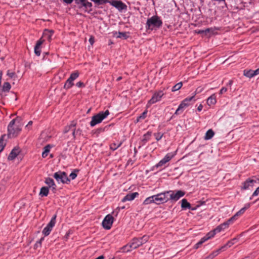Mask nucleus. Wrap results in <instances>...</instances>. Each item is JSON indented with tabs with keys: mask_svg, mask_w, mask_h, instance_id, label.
Listing matches in <instances>:
<instances>
[{
	"mask_svg": "<svg viewBox=\"0 0 259 259\" xmlns=\"http://www.w3.org/2000/svg\"><path fill=\"white\" fill-rule=\"evenodd\" d=\"M21 121L22 119L20 117H17L10 121L8 126V135L9 138H15L19 135L22 126Z\"/></svg>",
	"mask_w": 259,
	"mask_h": 259,
	"instance_id": "nucleus-1",
	"label": "nucleus"
},
{
	"mask_svg": "<svg viewBox=\"0 0 259 259\" xmlns=\"http://www.w3.org/2000/svg\"><path fill=\"white\" fill-rule=\"evenodd\" d=\"M162 24V21L160 18L157 15H154L147 19L146 23V28L147 30H156L160 28Z\"/></svg>",
	"mask_w": 259,
	"mask_h": 259,
	"instance_id": "nucleus-2",
	"label": "nucleus"
},
{
	"mask_svg": "<svg viewBox=\"0 0 259 259\" xmlns=\"http://www.w3.org/2000/svg\"><path fill=\"white\" fill-rule=\"evenodd\" d=\"M109 114V111L108 110H106L105 112H100L99 113L92 117V120L90 122V125L93 127L95 126L96 124L101 123Z\"/></svg>",
	"mask_w": 259,
	"mask_h": 259,
	"instance_id": "nucleus-3",
	"label": "nucleus"
},
{
	"mask_svg": "<svg viewBox=\"0 0 259 259\" xmlns=\"http://www.w3.org/2000/svg\"><path fill=\"white\" fill-rule=\"evenodd\" d=\"M76 7L82 9L85 12L90 13L92 11L93 4L88 0H74Z\"/></svg>",
	"mask_w": 259,
	"mask_h": 259,
	"instance_id": "nucleus-4",
	"label": "nucleus"
},
{
	"mask_svg": "<svg viewBox=\"0 0 259 259\" xmlns=\"http://www.w3.org/2000/svg\"><path fill=\"white\" fill-rule=\"evenodd\" d=\"M149 239L148 235H144L140 238H134L132 239L130 244V247L133 249H136L142 244L147 242Z\"/></svg>",
	"mask_w": 259,
	"mask_h": 259,
	"instance_id": "nucleus-5",
	"label": "nucleus"
},
{
	"mask_svg": "<svg viewBox=\"0 0 259 259\" xmlns=\"http://www.w3.org/2000/svg\"><path fill=\"white\" fill-rule=\"evenodd\" d=\"M167 193V197H168L169 200L171 202H176L181 197L185 195V192L182 190H175V191H166Z\"/></svg>",
	"mask_w": 259,
	"mask_h": 259,
	"instance_id": "nucleus-6",
	"label": "nucleus"
},
{
	"mask_svg": "<svg viewBox=\"0 0 259 259\" xmlns=\"http://www.w3.org/2000/svg\"><path fill=\"white\" fill-rule=\"evenodd\" d=\"M53 177L59 183L61 182L63 184H68L70 182L67 174L64 171H57L54 174Z\"/></svg>",
	"mask_w": 259,
	"mask_h": 259,
	"instance_id": "nucleus-7",
	"label": "nucleus"
},
{
	"mask_svg": "<svg viewBox=\"0 0 259 259\" xmlns=\"http://www.w3.org/2000/svg\"><path fill=\"white\" fill-rule=\"evenodd\" d=\"M195 95L196 93L194 96L185 99L179 105L178 109L176 110L175 113V114L179 115L181 114L183 112L184 109L188 107L190 105V102L194 98Z\"/></svg>",
	"mask_w": 259,
	"mask_h": 259,
	"instance_id": "nucleus-8",
	"label": "nucleus"
},
{
	"mask_svg": "<svg viewBox=\"0 0 259 259\" xmlns=\"http://www.w3.org/2000/svg\"><path fill=\"white\" fill-rule=\"evenodd\" d=\"M195 95L196 93L194 96L185 99L179 105L178 109L176 110L175 113V114L179 115L181 114L183 112L184 109L188 107L190 105V102L194 98Z\"/></svg>",
	"mask_w": 259,
	"mask_h": 259,
	"instance_id": "nucleus-9",
	"label": "nucleus"
},
{
	"mask_svg": "<svg viewBox=\"0 0 259 259\" xmlns=\"http://www.w3.org/2000/svg\"><path fill=\"white\" fill-rule=\"evenodd\" d=\"M195 95L196 93L194 96L185 99L179 105L178 109L176 110L175 113V114L179 115L181 114L183 112L184 109L188 107L190 105V102L194 98Z\"/></svg>",
	"mask_w": 259,
	"mask_h": 259,
	"instance_id": "nucleus-10",
	"label": "nucleus"
},
{
	"mask_svg": "<svg viewBox=\"0 0 259 259\" xmlns=\"http://www.w3.org/2000/svg\"><path fill=\"white\" fill-rule=\"evenodd\" d=\"M155 204L160 205L167 202L169 201L166 191L154 195Z\"/></svg>",
	"mask_w": 259,
	"mask_h": 259,
	"instance_id": "nucleus-11",
	"label": "nucleus"
},
{
	"mask_svg": "<svg viewBox=\"0 0 259 259\" xmlns=\"http://www.w3.org/2000/svg\"><path fill=\"white\" fill-rule=\"evenodd\" d=\"M79 76V72L78 71H76L75 72H72L70 77L66 80L64 85V88L66 90L69 89L71 88L73 85V81L76 79Z\"/></svg>",
	"mask_w": 259,
	"mask_h": 259,
	"instance_id": "nucleus-12",
	"label": "nucleus"
},
{
	"mask_svg": "<svg viewBox=\"0 0 259 259\" xmlns=\"http://www.w3.org/2000/svg\"><path fill=\"white\" fill-rule=\"evenodd\" d=\"M56 215H54L51 219L50 222L48 224L47 226L43 229L42 234L47 236L49 235L51 232L52 228L56 224Z\"/></svg>",
	"mask_w": 259,
	"mask_h": 259,
	"instance_id": "nucleus-13",
	"label": "nucleus"
},
{
	"mask_svg": "<svg viewBox=\"0 0 259 259\" xmlns=\"http://www.w3.org/2000/svg\"><path fill=\"white\" fill-rule=\"evenodd\" d=\"M114 218L110 214L107 215L102 222L103 227L107 230H109L111 228L113 223Z\"/></svg>",
	"mask_w": 259,
	"mask_h": 259,
	"instance_id": "nucleus-14",
	"label": "nucleus"
},
{
	"mask_svg": "<svg viewBox=\"0 0 259 259\" xmlns=\"http://www.w3.org/2000/svg\"><path fill=\"white\" fill-rule=\"evenodd\" d=\"M256 180L248 178L246 179L245 181L242 183L241 189V190H243L249 189L250 188L253 187L254 184L256 183Z\"/></svg>",
	"mask_w": 259,
	"mask_h": 259,
	"instance_id": "nucleus-15",
	"label": "nucleus"
},
{
	"mask_svg": "<svg viewBox=\"0 0 259 259\" xmlns=\"http://www.w3.org/2000/svg\"><path fill=\"white\" fill-rule=\"evenodd\" d=\"M108 3H109L111 5L116 8L119 11L126 10L127 8L126 5L120 1H109V2Z\"/></svg>",
	"mask_w": 259,
	"mask_h": 259,
	"instance_id": "nucleus-16",
	"label": "nucleus"
},
{
	"mask_svg": "<svg viewBox=\"0 0 259 259\" xmlns=\"http://www.w3.org/2000/svg\"><path fill=\"white\" fill-rule=\"evenodd\" d=\"M164 94L162 91H159L155 93L151 99L148 101V104L151 105L160 100Z\"/></svg>",
	"mask_w": 259,
	"mask_h": 259,
	"instance_id": "nucleus-17",
	"label": "nucleus"
},
{
	"mask_svg": "<svg viewBox=\"0 0 259 259\" xmlns=\"http://www.w3.org/2000/svg\"><path fill=\"white\" fill-rule=\"evenodd\" d=\"M233 223L232 222H229V219L227 221L224 222V223L220 225L217 226L215 229V231L217 233L220 232L221 231L224 230L226 228H227L229 225Z\"/></svg>",
	"mask_w": 259,
	"mask_h": 259,
	"instance_id": "nucleus-18",
	"label": "nucleus"
},
{
	"mask_svg": "<svg viewBox=\"0 0 259 259\" xmlns=\"http://www.w3.org/2000/svg\"><path fill=\"white\" fill-rule=\"evenodd\" d=\"M138 196H139V193L138 192H134L132 193L127 194L122 199V202H124L126 201H132V200H134Z\"/></svg>",
	"mask_w": 259,
	"mask_h": 259,
	"instance_id": "nucleus-19",
	"label": "nucleus"
},
{
	"mask_svg": "<svg viewBox=\"0 0 259 259\" xmlns=\"http://www.w3.org/2000/svg\"><path fill=\"white\" fill-rule=\"evenodd\" d=\"M20 150L18 148H14L11 152V153H10L8 157V160H14L16 157L19 154V153H20Z\"/></svg>",
	"mask_w": 259,
	"mask_h": 259,
	"instance_id": "nucleus-20",
	"label": "nucleus"
},
{
	"mask_svg": "<svg viewBox=\"0 0 259 259\" xmlns=\"http://www.w3.org/2000/svg\"><path fill=\"white\" fill-rule=\"evenodd\" d=\"M45 182L47 185H48L49 188H52L53 190H56V185L52 178H46Z\"/></svg>",
	"mask_w": 259,
	"mask_h": 259,
	"instance_id": "nucleus-21",
	"label": "nucleus"
},
{
	"mask_svg": "<svg viewBox=\"0 0 259 259\" xmlns=\"http://www.w3.org/2000/svg\"><path fill=\"white\" fill-rule=\"evenodd\" d=\"M128 32H115L114 33V36L117 38H122L126 39L128 37Z\"/></svg>",
	"mask_w": 259,
	"mask_h": 259,
	"instance_id": "nucleus-22",
	"label": "nucleus"
},
{
	"mask_svg": "<svg viewBox=\"0 0 259 259\" xmlns=\"http://www.w3.org/2000/svg\"><path fill=\"white\" fill-rule=\"evenodd\" d=\"M217 102L215 94H212L207 100V104L208 106L214 105Z\"/></svg>",
	"mask_w": 259,
	"mask_h": 259,
	"instance_id": "nucleus-23",
	"label": "nucleus"
},
{
	"mask_svg": "<svg viewBox=\"0 0 259 259\" xmlns=\"http://www.w3.org/2000/svg\"><path fill=\"white\" fill-rule=\"evenodd\" d=\"M181 207L183 209H190L191 204L186 199H183L181 200Z\"/></svg>",
	"mask_w": 259,
	"mask_h": 259,
	"instance_id": "nucleus-24",
	"label": "nucleus"
},
{
	"mask_svg": "<svg viewBox=\"0 0 259 259\" xmlns=\"http://www.w3.org/2000/svg\"><path fill=\"white\" fill-rule=\"evenodd\" d=\"M237 241V239L236 238H233L229 241L227 242V243L225 244L224 246H222V248H223V249L225 250V249L228 247H230L231 246H232L234 244H235Z\"/></svg>",
	"mask_w": 259,
	"mask_h": 259,
	"instance_id": "nucleus-25",
	"label": "nucleus"
},
{
	"mask_svg": "<svg viewBox=\"0 0 259 259\" xmlns=\"http://www.w3.org/2000/svg\"><path fill=\"white\" fill-rule=\"evenodd\" d=\"M245 211V210L244 208H242L239 211L236 212L235 215H234L229 219V222H233L234 220H235L237 219V217L238 216L242 215L243 213H244Z\"/></svg>",
	"mask_w": 259,
	"mask_h": 259,
	"instance_id": "nucleus-26",
	"label": "nucleus"
},
{
	"mask_svg": "<svg viewBox=\"0 0 259 259\" xmlns=\"http://www.w3.org/2000/svg\"><path fill=\"white\" fill-rule=\"evenodd\" d=\"M151 203H155L154 195L146 198L144 201L143 204L148 205Z\"/></svg>",
	"mask_w": 259,
	"mask_h": 259,
	"instance_id": "nucleus-27",
	"label": "nucleus"
},
{
	"mask_svg": "<svg viewBox=\"0 0 259 259\" xmlns=\"http://www.w3.org/2000/svg\"><path fill=\"white\" fill-rule=\"evenodd\" d=\"M49 192V188L47 187H42L40 190L39 195L41 197L47 196Z\"/></svg>",
	"mask_w": 259,
	"mask_h": 259,
	"instance_id": "nucleus-28",
	"label": "nucleus"
},
{
	"mask_svg": "<svg viewBox=\"0 0 259 259\" xmlns=\"http://www.w3.org/2000/svg\"><path fill=\"white\" fill-rule=\"evenodd\" d=\"M217 233V232L215 231V230L213 229L212 231H210L208 232L205 236L203 237L204 240L205 241L207 240L212 238Z\"/></svg>",
	"mask_w": 259,
	"mask_h": 259,
	"instance_id": "nucleus-29",
	"label": "nucleus"
},
{
	"mask_svg": "<svg viewBox=\"0 0 259 259\" xmlns=\"http://www.w3.org/2000/svg\"><path fill=\"white\" fill-rule=\"evenodd\" d=\"M214 135V132L212 131V130L210 129L206 132L204 137V139L206 140H209L213 137Z\"/></svg>",
	"mask_w": 259,
	"mask_h": 259,
	"instance_id": "nucleus-30",
	"label": "nucleus"
},
{
	"mask_svg": "<svg viewBox=\"0 0 259 259\" xmlns=\"http://www.w3.org/2000/svg\"><path fill=\"white\" fill-rule=\"evenodd\" d=\"M151 135L152 132L150 131H148L146 134L144 135L143 138L142 140L143 145L149 140Z\"/></svg>",
	"mask_w": 259,
	"mask_h": 259,
	"instance_id": "nucleus-31",
	"label": "nucleus"
},
{
	"mask_svg": "<svg viewBox=\"0 0 259 259\" xmlns=\"http://www.w3.org/2000/svg\"><path fill=\"white\" fill-rule=\"evenodd\" d=\"M51 149V146L47 145L44 148V151L42 153V157L45 158L48 155V153L50 152Z\"/></svg>",
	"mask_w": 259,
	"mask_h": 259,
	"instance_id": "nucleus-32",
	"label": "nucleus"
},
{
	"mask_svg": "<svg viewBox=\"0 0 259 259\" xmlns=\"http://www.w3.org/2000/svg\"><path fill=\"white\" fill-rule=\"evenodd\" d=\"M243 74L244 76L249 78H251L254 76L253 70L251 69L249 70H244Z\"/></svg>",
	"mask_w": 259,
	"mask_h": 259,
	"instance_id": "nucleus-33",
	"label": "nucleus"
},
{
	"mask_svg": "<svg viewBox=\"0 0 259 259\" xmlns=\"http://www.w3.org/2000/svg\"><path fill=\"white\" fill-rule=\"evenodd\" d=\"M92 2L94 3L95 4L99 6L104 5L109 2V0H91Z\"/></svg>",
	"mask_w": 259,
	"mask_h": 259,
	"instance_id": "nucleus-34",
	"label": "nucleus"
},
{
	"mask_svg": "<svg viewBox=\"0 0 259 259\" xmlns=\"http://www.w3.org/2000/svg\"><path fill=\"white\" fill-rule=\"evenodd\" d=\"M11 85L10 83L8 82H4L3 85V91L4 92H8L11 89Z\"/></svg>",
	"mask_w": 259,
	"mask_h": 259,
	"instance_id": "nucleus-35",
	"label": "nucleus"
},
{
	"mask_svg": "<svg viewBox=\"0 0 259 259\" xmlns=\"http://www.w3.org/2000/svg\"><path fill=\"white\" fill-rule=\"evenodd\" d=\"M182 85H183V83L182 82H180L177 83L172 87V88L171 89V91L176 92V91L179 90V89H180L182 88Z\"/></svg>",
	"mask_w": 259,
	"mask_h": 259,
	"instance_id": "nucleus-36",
	"label": "nucleus"
},
{
	"mask_svg": "<svg viewBox=\"0 0 259 259\" xmlns=\"http://www.w3.org/2000/svg\"><path fill=\"white\" fill-rule=\"evenodd\" d=\"M147 113V110H146L145 111H144L142 114L138 116L137 119V122H139L140 119H144L146 118V115Z\"/></svg>",
	"mask_w": 259,
	"mask_h": 259,
	"instance_id": "nucleus-37",
	"label": "nucleus"
},
{
	"mask_svg": "<svg viewBox=\"0 0 259 259\" xmlns=\"http://www.w3.org/2000/svg\"><path fill=\"white\" fill-rule=\"evenodd\" d=\"M121 145V143H119L118 144L115 143H112L110 145V149L113 151H114L116 149H117L119 147H120Z\"/></svg>",
	"mask_w": 259,
	"mask_h": 259,
	"instance_id": "nucleus-38",
	"label": "nucleus"
},
{
	"mask_svg": "<svg viewBox=\"0 0 259 259\" xmlns=\"http://www.w3.org/2000/svg\"><path fill=\"white\" fill-rule=\"evenodd\" d=\"M5 135H3L0 138V152H1L5 147V144L4 143V137Z\"/></svg>",
	"mask_w": 259,
	"mask_h": 259,
	"instance_id": "nucleus-39",
	"label": "nucleus"
},
{
	"mask_svg": "<svg viewBox=\"0 0 259 259\" xmlns=\"http://www.w3.org/2000/svg\"><path fill=\"white\" fill-rule=\"evenodd\" d=\"M224 250L223 248H222V247L219 248V249H217L216 250L213 251L211 253H210L211 255L214 258L215 256H217L221 251Z\"/></svg>",
	"mask_w": 259,
	"mask_h": 259,
	"instance_id": "nucleus-40",
	"label": "nucleus"
},
{
	"mask_svg": "<svg viewBox=\"0 0 259 259\" xmlns=\"http://www.w3.org/2000/svg\"><path fill=\"white\" fill-rule=\"evenodd\" d=\"M204 242H205V241L202 238L201 240L195 245L194 248L198 249Z\"/></svg>",
	"mask_w": 259,
	"mask_h": 259,
	"instance_id": "nucleus-41",
	"label": "nucleus"
},
{
	"mask_svg": "<svg viewBox=\"0 0 259 259\" xmlns=\"http://www.w3.org/2000/svg\"><path fill=\"white\" fill-rule=\"evenodd\" d=\"M78 171L79 170L78 169H75L73 172H72L70 174V175H69L70 178L72 180L75 179L76 178V177H77V174L76 173V172H78Z\"/></svg>",
	"mask_w": 259,
	"mask_h": 259,
	"instance_id": "nucleus-42",
	"label": "nucleus"
},
{
	"mask_svg": "<svg viewBox=\"0 0 259 259\" xmlns=\"http://www.w3.org/2000/svg\"><path fill=\"white\" fill-rule=\"evenodd\" d=\"M172 157V156L170 154L168 153L164 156V157L163 159L167 163V162L171 160Z\"/></svg>",
	"mask_w": 259,
	"mask_h": 259,
	"instance_id": "nucleus-43",
	"label": "nucleus"
},
{
	"mask_svg": "<svg viewBox=\"0 0 259 259\" xmlns=\"http://www.w3.org/2000/svg\"><path fill=\"white\" fill-rule=\"evenodd\" d=\"M211 30V29L210 28H207L205 30H200L197 31V33L198 34L205 33V34H206L207 33L209 32Z\"/></svg>",
	"mask_w": 259,
	"mask_h": 259,
	"instance_id": "nucleus-44",
	"label": "nucleus"
},
{
	"mask_svg": "<svg viewBox=\"0 0 259 259\" xmlns=\"http://www.w3.org/2000/svg\"><path fill=\"white\" fill-rule=\"evenodd\" d=\"M154 136H155L156 140L157 141H159L162 138V137L163 136V134H161L160 133H155L154 134Z\"/></svg>",
	"mask_w": 259,
	"mask_h": 259,
	"instance_id": "nucleus-45",
	"label": "nucleus"
},
{
	"mask_svg": "<svg viewBox=\"0 0 259 259\" xmlns=\"http://www.w3.org/2000/svg\"><path fill=\"white\" fill-rule=\"evenodd\" d=\"M40 48L38 47L37 46H35L34 47V53L35 55L37 56H39L40 55Z\"/></svg>",
	"mask_w": 259,
	"mask_h": 259,
	"instance_id": "nucleus-46",
	"label": "nucleus"
},
{
	"mask_svg": "<svg viewBox=\"0 0 259 259\" xmlns=\"http://www.w3.org/2000/svg\"><path fill=\"white\" fill-rule=\"evenodd\" d=\"M166 163V162L164 160V159H162L158 163L155 165V166L156 167H161L164 165Z\"/></svg>",
	"mask_w": 259,
	"mask_h": 259,
	"instance_id": "nucleus-47",
	"label": "nucleus"
},
{
	"mask_svg": "<svg viewBox=\"0 0 259 259\" xmlns=\"http://www.w3.org/2000/svg\"><path fill=\"white\" fill-rule=\"evenodd\" d=\"M259 195V187H257L256 190L254 191V192L253 193L251 197H250L249 199H252V198L253 197L257 196Z\"/></svg>",
	"mask_w": 259,
	"mask_h": 259,
	"instance_id": "nucleus-48",
	"label": "nucleus"
},
{
	"mask_svg": "<svg viewBox=\"0 0 259 259\" xmlns=\"http://www.w3.org/2000/svg\"><path fill=\"white\" fill-rule=\"evenodd\" d=\"M44 40H42L41 39H39L37 41L36 44L35 46H37L38 47L40 48L41 45H42Z\"/></svg>",
	"mask_w": 259,
	"mask_h": 259,
	"instance_id": "nucleus-49",
	"label": "nucleus"
},
{
	"mask_svg": "<svg viewBox=\"0 0 259 259\" xmlns=\"http://www.w3.org/2000/svg\"><path fill=\"white\" fill-rule=\"evenodd\" d=\"M76 85L78 88H82L85 86L84 84L81 81L77 82Z\"/></svg>",
	"mask_w": 259,
	"mask_h": 259,
	"instance_id": "nucleus-50",
	"label": "nucleus"
},
{
	"mask_svg": "<svg viewBox=\"0 0 259 259\" xmlns=\"http://www.w3.org/2000/svg\"><path fill=\"white\" fill-rule=\"evenodd\" d=\"M7 75L11 78H13L15 76V73L13 72H10V71L8 70L7 72Z\"/></svg>",
	"mask_w": 259,
	"mask_h": 259,
	"instance_id": "nucleus-51",
	"label": "nucleus"
},
{
	"mask_svg": "<svg viewBox=\"0 0 259 259\" xmlns=\"http://www.w3.org/2000/svg\"><path fill=\"white\" fill-rule=\"evenodd\" d=\"M227 91V89L226 87H223L221 89V90L220 91V94L222 95L224 94V93H226Z\"/></svg>",
	"mask_w": 259,
	"mask_h": 259,
	"instance_id": "nucleus-52",
	"label": "nucleus"
},
{
	"mask_svg": "<svg viewBox=\"0 0 259 259\" xmlns=\"http://www.w3.org/2000/svg\"><path fill=\"white\" fill-rule=\"evenodd\" d=\"M197 203H198V204L197 205V207H199L201 205H204L205 203V201L200 200V201H198Z\"/></svg>",
	"mask_w": 259,
	"mask_h": 259,
	"instance_id": "nucleus-53",
	"label": "nucleus"
},
{
	"mask_svg": "<svg viewBox=\"0 0 259 259\" xmlns=\"http://www.w3.org/2000/svg\"><path fill=\"white\" fill-rule=\"evenodd\" d=\"M76 123L74 121H72L69 126V128L74 127L76 126Z\"/></svg>",
	"mask_w": 259,
	"mask_h": 259,
	"instance_id": "nucleus-54",
	"label": "nucleus"
},
{
	"mask_svg": "<svg viewBox=\"0 0 259 259\" xmlns=\"http://www.w3.org/2000/svg\"><path fill=\"white\" fill-rule=\"evenodd\" d=\"M47 32H48V33H50V34H49V36H48V39H50L52 36V35L53 34V31H48L47 30L46 31V32H45L44 33V35H46V33Z\"/></svg>",
	"mask_w": 259,
	"mask_h": 259,
	"instance_id": "nucleus-55",
	"label": "nucleus"
},
{
	"mask_svg": "<svg viewBox=\"0 0 259 259\" xmlns=\"http://www.w3.org/2000/svg\"><path fill=\"white\" fill-rule=\"evenodd\" d=\"M253 71L254 76L256 75L259 74V68L258 69H256L255 70H253Z\"/></svg>",
	"mask_w": 259,
	"mask_h": 259,
	"instance_id": "nucleus-56",
	"label": "nucleus"
},
{
	"mask_svg": "<svg viewBox=\"0 0 259 259\" xmlns=\"http://www.w3.org/2000/svg\"><path fill=\"white\" fill-rule=\"evenodd\" d=\"M250 206V203H247L245 205L244 207H243V208H244L245 210H246L247 209H248V208H249Z\"/></svg>",
	"mask_w": 259,
	"mask_h": 259,
	"instance_id": "nucleus-57",
	"label": "nucleus"
},
{
	"mask_svg": "<svg viewBox=\"0 0 259 259\" xmlns=\"http://www.w3.org/2000/svg\"><path fill=\"white\" fill-rule=\"evenodd\" d=\"M202 108H203V106L202 104H200L198 108H197V110L198 111H201L202 110Z\"/></svg>",
	"mask_w": 259,
	"mask_h": 259,
	"instance_id": "nucleus-58",
	"label": "nucleus"
},
{
	"mask_svg": "<svg viewBox=\"0 0 259 259\" xmlns=\"http://www.w3.org/2000/svg\"><path fill=\"white\" fill-rule=\"evenodd\" d=\"M63 1L67 4H70L73 1V0H63Z\"/></svg>",
	"mask_w": 259,
	"mask_h": 259,
	"instance_id": "nucleus-59",
	"label": "nucleus"
},
{
	"mask_svg": "<svg viewBox=\"0 0 259 259\" xmlns=\"http://www.w3.org/2000/svg\"><path fill=\"white\" fill-rule=\"evenodd\" d=\"M213 257L210 254L209 255H208V256L205 257L204 259H213Z\"/></svg>",
	"mask_w": 259,
	"mask_h": 259,
	"instance_id": "nucleus-60",
	"label": "nucleus"
},
{
	"mask_svg": "<svg viewBox=\"0 0 259 259\" xmlns=\"http://www.w3.org/2000/svg\"><path fill=\"white\" fill-rule=\"evenodd\" d=\"M103 131V129L102 128H99L97 130L96 132L99 134Z\"/></svg>",
	"mask_w": 259,
	"mask_h": 259,
	"instance_id": "nucleus-61",
	"label": "nucleus"
},
{
	"mask_svg": "<svg viewBox=\"0 0 259 259\" xmlns=\"http://www.w3.org/2000/svg\"><path fill=\"white\" fill-rule=\"evenodd\" d=\"M32 123L33 122L32 121H29L27 125L26 126V127L29 128V126H30L32 124Z\"/></svg>",
	"mask_w": 259,
	"mask_h": 259,
	"instance_id": "nucleus-62",
	"label": "nucleus"
},
{
	"mask_svg": "<svg viewBox=\"0 0 259 259\" xmlns=\"http://www.w3.org/2000/svg\"><path fill=\"white\" fill-rule=\"evenodd\" d=\"M75 134H76V130L74 128V129H73V132H72V136L74 139L75 138Z\"/></svg>",
	"mask_w": 259,
	"mask_h": 259,
	"instance_id": "nucleus-63",
	"label": "nucleus"
},
{
	"mask_svg": "<svg viewBox=\"0 0 259 259\" xmlns=\"http://www.w3.org/2000/svg\"><path fill=\"white\" fill-rule=\"evenodd\" d=\"M104 256L103 255H100L95 259H104Z\"/></svg>",
	"mask_w": 259,
	"mask_h": 259,
	"instance_id": "nucleus-64",
	"label": "nucleus"
}]
</instances>
